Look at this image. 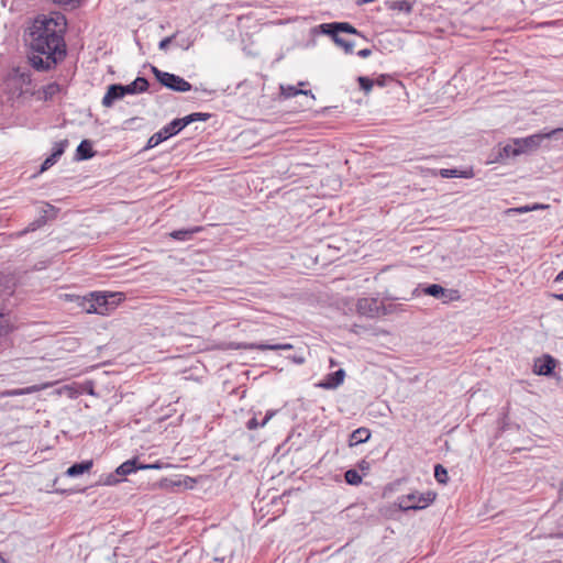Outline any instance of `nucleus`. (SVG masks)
Segmentation results:
<instances>
[{
	"instance_id": "1a4fd4ad",
	"label": "nucleus",
	"mask_w": 563,
	"mask_h": 563,
	"mask_svg": "<svg viewBox=\"0 0 563 563\" xmlns=\"http://www.w3.org/2000/svg\"><path fill=\"white\" fill-rule=\"evenodd\" d=\"M320 30L322 33H349L357 36H362L360 31H357L352 24L347 22H332V23H323L320 25Z\"/></svg>"
},
{
	"instance_id": "f3484780",
	"label": "nucleus",
	"mask_w": 563,
	"mask_h": 563,
	"mask_svg": "<svg viewBox=\"0 0 563 563\" xmlns=\"http://www.w3.org/2000/svg\"><path fill=\"white\" fill-rule=\"evenodd\" d=\"M92 465H93V463H92L91 460L84 461V462H80V463H75V464H73L71 466H69L67 468L66 475L69 476V477H75V476L81 475L85 472L90 471Z\"/></svg>"
},
{
	"instance_id": "9d476101",
	"label": "nucleus",
	"mask_w": 563,
	"mask_h": 563,
	"mask_svg": "<svg viewBox=\"0 0 563 563\" xmlns=\"http://www.w3.org/2000/svg\"><path fill=\"white\" fill-rule=\"evenodd\" d=\"M344 377L345 371L340 368L334 373L328 374L325 378L318 384V387L323 389H335L344 382Z\"/></svg>"
},
{
	"instance_id": "f257e3e1",
	"label": "nucleus",
	"mask_w": 563,
	"mask_h": 563,
	"mask_svg": "<svg viewBox=\"0 0 563 563\" xmlns=\"http://www.w3.org/2000/svg\"><path fill=\"white\" fill-rule=\"evenodd\" d=\"M66 27V18L60 13L41 14L34 19L29 27V44L30 62L36 70H49L65 58Z\"/></svg>"
},
{
	"instance_id": "f03ea898",
	"label": "nucleus",
	"mask_w": 563,
	"mask_h": 563,
	"mask_svg": "<svg viewBox=\"0 0 563 563\" xmlns=\"http://www.w3.org/2000/svg\"><path fill=\"white\" fill-rule=\"evenodd\" d=\"M115 294L91 292L86 297H77V303L87 313L107 314L115 307Z\"/></svg>"
},
{
	"instance_id": "393cba45",
	"label": "nucleus",
	"mask_w": 563,
	"mask_h": 563,
	"mask_svg": "<svg viewBox=\"0 0 563 563\" xmlns=\"http://www.w3.org/2000/svg\"><path fill=\"white\" fill-rule=\"evenodd\" d=\"M276 411L271 410L266 412L265 418L262 420V422H258L256 418H252L247 422V429L254 430L258 427H264L266 423L275 416Z\"/></svg>"
},
{
	"instance_id": "37998d69",
	"label": "nucleus",
	"mask_w": 563,
	"mask_h": 563,
	"mask_svg": "<svg viewBox=\"0 0 563 563\" xmlns=\"http://www.w3.org/2000/svg\"><path fill=\"white\" fill-rule=\"evenodd\" d=\"M386 76H380L377 80H376V84L378 86H385V80H386Z\"/></svg>"
},
{
	"instance_id": "4be33fe9",
	"label": "nucleus",
	"mask_w": 563,
	"mask_h": 563,
	"mask_svg": "<svg viewBox=\"0 0 563 563\" xmlns=\"http://www.w3.org/2000/svg\"><path fill=\"white\" fill-rule=\"evenodd\" d=\"M439 175L443 178H454V177L468 178L472 176V173L471 172H460L457 169H452V168H442L439 170Z\"/></svg>"
},
{
	"instance_id": "a18cd8bd",
	"label": "nucleus",
	"mask_w": 563,
	"mask_h": 563,
	"mask_svg": "<svg viewBox=\"0 0 563 563\" xmlns=\"http://www.w3.org/2000/svg\"><path fill=\"white\" fill-rule=\"evenodd\" d=\"M555 299L563 301V294H553L552 295Z\"/></svg>"
},
{
	"instance_id": "2f4dec72",
	"label": "nucleus",
	"mask_w": 563,
	"mask_h": 563,
	"mask_svg": "<svg viewBox=\"0 0 563 563\" xmlns=\"http://www.w3.org/2000/svg\"><path fill=\"white\" fill-rule=\"evenodd\" d=\"M357 81L360 84V87L362 90H364L365 93H368L374 85V81L367 77L360 76L357 78Z\"/></svg>"
},
{
	"instance_id": "8fccbe9b",
	"label": "nucleus",
	"mask_w": 563,
	"mask_h": 563,
	"mask_svg": "<svg viewBox=\"0 0 563 563\" xmlns=\"http://www.w3.org/2000/svg\"><path fill=\"white\" fill-rule=\"evenodd\" d=\"M0 563H4V560L1 555H0Z\"/></svg>"
},
{
	"instance_id": "49530a36",
	"label": "nucleus",
	"mask_w": 563,
	"mask_h": 563,
	"mask_svg": "<svg viewBox=\"0 0 563 563\" xmlns=\"http://www.w3.org/2000/svg\"><path fill=\"white\" fill-rule=\"evenodd\" d=\"M563 280V271L555 277V282Z\"/></svg>"
},
{
	"instance_id": "c03bdc74",
	"label": "nucleus",
	"mask_w": 563,
	"mask_h": 563,
	"mask_svg": "<svg viewBox=\"0 0 563 563\" xmlns=\"http://www.w3.org/2000/svg\"><path fill=\"white\" fill-rule=\"evenodd\" d=\"M374 0H355L356 4L357 5H363L365 3H368V2H373Z\"/></svg>"
},
{
	"instance_id": "6e6552de",
	"label": "nucleus",
	"mask_w": 563,
	"mask_h": 563,
	"mask_svg": "<svg viewBox=\"0 0 563 563\" xmlns=\"http://www.w3.org/2000/svg\"><path fill=\"white\" fill-rule=\"evenodd\" d=\"M356 310L362 316L374 318L378 316L380 306L376 298H361L357 300Z\"/></svg>"
},
{
	"instance_id": "423d86ee",
	"label": "nucleus",
	"mask_w": 563,
	"mask_h": 563,
	"mask_svg": "<svg viewBox=\"0 0 563 563\" xmlns=\"http://www.w3.org/2000/svg\"><path fill=\"white\" fill-rule=\"evenodd\" d=\"M562 132H563V129H554V130L550 131L549 133L533 134V135H530L525 139H515V141H516L517 147H519L518 150H520V154H523V153H528V152H532V151L537 150L540 146L541 141L543 139L553 137L556 134L562 133Z\"/></svg>"
},
{
	"instance_id": "6ab92c4d",
	"label": "nucleus",
	"mask_w": 563,
	"mask_h": 563,
	"mask_svg": "<svg viewBox=\"0 0 563 563\" xmlns=\"http://www.w3.org/2000/svg\"><path fill=\"white\" fill-rule=\"evenodd\" d=\"M13 330L9 310L0 308V335H5Z\"/></svg>"
},
{
	"instance_id": "cd10ccee",
	"label": "nucleus",
	"mask_w": 563,
	"mask_h": 563,
	"mask_svg": "<svg viewBox=\"0 0 563 563\" xmlns=\"http://www.w3.org/2000/svg\"><path fill=\"white\" fill-rule=\"evenodd\" d=\"M345 482L350 485H360L362 483V476L356 470H347L344 474Z\"/></svg>"
},
{
	"instance_id": "9b49d317",
	"label": "nucleus",
	"mask_w": 563,
	"mask_h": 563,
	"mask_svg": "<svg viewBox=\"0 0 563 563\" xmlns=\"http://www.w3.org/2000/svg\"><path fill=\"white\" fill-rule=\"evenodd\" d=\"M554 367L555 360L550 355H544L536 360L533 372L538 375L549 376L552 374Z\"/></svg>"
},
{
	"instance_id": "aec40b11",
	"label": "nucleus",
	"mask_w": 563,
	"mask_h": 563,
	"mask_svg": "<svg viewBox=\"0 0 563 563\" xmlns=\"http://www.w3.org/2000/svg\"><path fill=\"white\" fill-rule=\"evenodd\" d=\"M245 349H257L261 351H277V350H291L294 346L290 343L283 344H247L244 345Z\"/></svg>"
},
{
	"instance_id": "a19ab883",
	"label": "nucleus",
	"mask_w": 563,
	"mask_h": 563,
	"mask_svg": "<svg viewBox=\"0 0 563 563\" xmlns=\"http://www.w3.org/2000/svg\"><path fill=\"white\" fill-rule=\"evenodd\" d=\"M291 360L296 364H302L305 362V357L303 356H292Z\"/></svg>"
},
{
	"instance_id": "79ce46f5",
	"label": "nucleus",
	"mask_w": 563,
	"mask_h": 563,
	"mask_svg": "<svg viewBox=\"0 0 563 563\" xmlns=\"http://www.w3.org/2000/svg\"><path fill=\"white\" fill-rule=\"evenodd\" d=\"M531 208V211L533 210H538V209H544V208H548V206L545 205H540V203H534L533 206H530Z\"/></svg>"
},
{
	"instance_id": "58836bf2",
	"label": "nucleus",
	"mask_w": 563,
	"mask_h": 563,
	"mask_svg": "<svg viewBox=\"0 0 563 563\" xmlns=\"http://www.w3.org/2000/svg\"><path fill=\"white\" fill-rule=\"evenodd\" d=\"M372 54V51L369 48H363L357 52V55L362 58H366Z\"/></svg>"
},
{
	"instance_id": "a878e982",
	"label": "nucleus",
	"mask_w": 563,
	"mask_h": 563,
	"mask_svg": "<svg viewBox=\"0 0 563 563\" xmlns=\"http://www.w3.org/2000/svg\"><path fill=\"white\" fill-rule=\"evenodd\" d=\"M38 390H40V388L34 385V386H30V387H25V388L7 390L2 395L3 396H8V397H12V396L27 395V394H32V393H35V391H38Z\"/></svg>"
},
{
	"instance_id": "c756f323",
	"label": "nucleus",
	"mask_w": 563,
	"mask_h": 563,
	"mask_svg": "<svg viewBox=\"0 0 563 563\" xmlns=\"http://www.w3.org/2000/svg\"><path fill=\"white\" fill-rule=\"evenodd\" d=\"M200 228H194L191 230H176L170 233V236L175 240H187L194 233L199 232Z\"/></svg>"
},
{
	"instance_id": "c85d7f7f",
	"label": "nucleus",
	"mask_w": 563,
	"mask_h": 563,
	"mask_svg": "<svg viewBox=\"0 0 563 563\" xmlns=\"http://www.w3.org/2000/svg\"><path fill=\"white\" fill-rule=\"evenodd\" d=\"M60 91V86L57 82H51L43 87V95L45 100L52 99Z\"/></svg>"
},
{
	"instance_id": "2eb2a0df",
	"label": "nucleus",
	"mask_w": 563,
	"mask_h": 563,
	"mask_svg": "<svg viewBox=\"0 0 563 563\" xmlns=\"http://www.w3.org/2000/svg\"><path fill=\"white\" fill-rule=\"evenodd\" d=\"M371 438V431L367 428H358L350 434L349 445L355 446L357 444L368 441Z\"/></svg>"
},
{
	"instance_id": "c9c22d12",
	"label": "nucleus",
	"mask_w": 563,
	"mask_h": 563,
	"mask_svg": "<svg viewBox=\"0 0 563 563\" xmlns=\"http://www.w3.org/2000/svg\"><path fill=\"white\" fill-rule=\"evenodd\" d=\"M531 211L530 206H522L517 208H509L505 211V214L511 216V214H520Z\"/></svg>"
},
{
	"instance_id": "ddd939ff",
	"label": "nucleus",
	"mask_w": 563,
	"mask_h": 563,
	"mask_svg": "<svg viewBox=\"0 0 563 563\" xmlns=\"http://www.w3.org/2000/svg\"><path fill=\"white\" fill-rule=\"evenodd\" d=\"M159 466L157 464H148V465H136V460H129L124 463H122L117 468V474L124 476L129 475L136 470H147V468H158Z\"/></svg>"
},
{
	"instance_id": "09e8293b",
	"label": "nucleus",
	"mask_w": 563,
	"mask_h": 563,
	"mask_svg": "<svg viewBox=\"0 0 563 563\" xmlns=\"http://www.w3.org/2000/svg\"><path fill=\"white\" fill-rule=\"evenodd\" d=\"M331 366H334L335 365V362L333 360H331Z\"/></svg>"
},
{
	"instance_id": "0eeeda50",
	"label": "nucleus",
	"mask_w": 563,
	"mask_h": 563,
	"mask_svg": "<svg viewBox=\"0 0 563 563\" xmlns=\"http://www.w3.org/2000/svg\"><path fill=\"white\" fill-rule=\"evenodd\" d=\"M423 292L434 298L443 299V302L454 301L460 299V294L455 289H445L441 285L432 284L423 289Z\"/></svg>"
},
{
	"instance_id": "72a5a7b5",
	"label": "nucleus",
	"mask_w": 563,
	"mask_h": 563,
	"mask_svg": "<svg viewBox=\"0 0 563 563\" xmlns=\"http://www.w3.org/2000/svg\"><path fill=\"white\" fill-rule=\"evenodd\" d=\"M60 156H58L56 153L52 152V154L43 162V164L41 166V172H44V170H47L48 168H51L57 162V159Z\"/></svg>"
},
{
	"instance_id": "e433bc0d",
	"label": "nucleus",
	"mask_w": 563,
	"mask_h": 563,
	"mask_svg": "<svg viewBox=\"0 0 563 563\" xmlns=\"http://www.w3.org/2000/svg\"><path fill=\"white\" fill-rule=\"evenodd\" d=\"M54 3L59 5H71L76 7L80 3L81 0H52Z\"/></svg>"
},
{
	"instance_id": "473e14b6",
	"label": "nucleus",
	"mask_w": 563,
	"mask_h": 563,
	"mask_svg": "<svg viewBox=\"0 0 563 563\" xmlns=\"http://www.w3.org/2000/svg\"><path fill=\"white\" fill-rule=\"evenodd\" d=\"M60 156H58L56 153L52 152V154L43 162V164L41 166V172H44V170H47L48 168H51L57 162V159Z\"/></svg>"
},
{
	"instance_id": "f704fd0d",
	"label": "nucleus",
	"mask_w": 563,
	"mask_h": 563,
	"mask_svg": "<svg viewBox=\"0 0 563 563\" xmlns=\"http://www.w3.org/2000/svg\"><path fill=\"white\" fill-rule=\"evenodd\" d=\"M68 146V140H63L54 144L53 152L62 156Z\"/></svg>"
},
{
	"instance_id": "7c9ffc66",
	"label": "nucleus",
	"mask_w": 563,
	"mask_h": 563,
	"mask_svg": "<svg viewBox=\"0 0 563 563\" xmlns=\"http://www.w3.org/2000/svg\"><path fill=\"white\" fill-rule=\"evenodd\" d=\"M434 477L440 484H446L449 476L448 471L441 464L434 466Z\"/></svg>"
},
{
	"instance_id": "ea45409f",
	"label": "nucleus",
	"mask_w": 563,
	"mask_h": 563,
	"mask_svg": "<svg viewBox=\"0 0 563 563\" xmlns=\"http://www.w3.org/2000/svg\"><path fill=\"white\" fill-rule=\"evenodd\" d=\"M358 467H360L362 471H368V470H369V464H368V462H366V461H364V460H363V461H361V462L358 463Z\"/></svg>"
},
{
	"instance_id": "4c0bfd02",
	"label": "nucleus",
	"mask_w": 563,
	"mask_h": 563,
	"mask_svg": "<svg viewBox=\"0 0 563 563\" xmlns=\"http://www.w3.org/2000/svg\"><path fill=\"white\" fill-rule=\"evenodd\" d=\"M175 35L173 36H168V37H165L163 38L161 42H159V48L165 51L168 48L169 44L172 43V40L174 38Z\"/></svg>"
},
{
	"instance_id": "de8ad7c7",
	"label": "nucleus",
	"mask_w": 563,
	"mask_h": 563,
	"mask_svg": "<svg viewBox=\"0 0 563 563\" xmlns=\"http://www.w3.org/2000/svg\"><path fill=\"white\" fill-rule=\"evenodd\" d=\"M298 85H299V86H305V85H306V82L300 81Z\"/></svg>"
},
{
	"instance_id": "f8f14e48",
	"label": "nucleus",
	"mask_w": 563,
	"mask_h": 563,
	"mask_svg": "<svg viewBox=\"0 0 563 563\" xmlns=\"http://www.w3.org/2000/svg\"><path fill=\"white\" fill-rule=\"evenodd\" d=\"M125 96L123 85L113 84L108 87V90L102 99V106L109 108L115 100H119Z\"/></svg>"
},
{
	"instance_id": "a211bd4d",
	"label": "nucleus",
	"mask_w": 563,
	"mask_h": 563,
	"mask_svg": "<svg viewBox=\"0 0 563 563\" xmlns=\"http://www.w3.org/2000/svg\"><path fill=\"white\" fill-rule=\"evenodd\" d=\"M280 92L285 98H292L296 97L297 95H305L310 96L312 99H314V95L312 93L311 90L298 89L297 87L290 85H282Z\"/></svg>"
},
{
	"instance_id": "bb28decb",
	"label": "nucleus",
	"mask_w": 563,
	"mask_h": 563,
	"mask_svg": "<svg viewBox=\"0 0 563 563\" xmlns=\"http://www.w3.org/2000/svg\"><path fill=\"white\" fill-rule=\"evenodd\" d=\"M211 117L210 113L195 112L185 118H181V122H186V126L195 121H207Z\"/></svg>"
},
{
	"instance_id": "5701e85b",
	"label": "nucleus",
	"mask_w": 563,
	"mask_h": 563,
	"mask_svg": "<svg viewBox=\"0 0 563 563\" xmlns=\"http://www.w3.org/2000/svg\"><path fill=\"white\" fill-rule=\"evenodd\" d=\"M413 2L410 0H395L389 4V9L410 13Z\"/></svg>"
},
{
	"instance_id": "39448f33",
	"label": "nucleus",
	"mask_w": 563,
	"mask_h": 563,
	"mask_svg": "<svg viewBox=\"0 0 563 563\" xmlns=\"http://www.w3.org/2000/svg\"><path fill=\"white\" fill-rule=\"evenodd\" d=\"M184 128H186V122H181L180 119H175L167 125H165L161 131L154 133L147 141L145 148H153L157 146L163 141L168 137L176 135Z\"/></svg>"
},
{
	"instance_id": "3c124183",
	"label": "nucleus",
	"mask_w": 563,
	"mask_h": 563,
	"mask_svg": "<svg viewBox=\"0 0 563 563\" xmlns=\"http://www.w3.org/2000/svg\"><path fill=\"white\" fill-rule=\"evenodd\" d=\"M190 45H191V43H188V44L185 46V48H186V49H187V48H189V46H190Z\"/></svg>"
},
{
	"instance_id": "412c9836",
	"label": "nucleus",
	"mask_w": 563,
	"mask_h": 563,
	"mask_svg": "<svg viewBox=\"0 0 563 563\" xmlns=\"http://www.w3.org/2000/svg\"><path fill=\"white\" fill-rule=\"evenodd\" d=\"M327 35H330L334 43L342 47L346 54H351L354 51V43L351 41H346L343 37L340 36L339 32L334 33H325Z\"/></svg>"
},
{
	"instance_id": "7ed1b4c3",
	"label": "nucleus",
	"mask_w": 563,
	"mask_h": 563,
	"mask_svg": "<svg viewBox=\"0 0 563 563\" xmlns=\"http://www.w3.org/2000/svg\"><path fill=\"white\" fill-rule=\"evenodd\" d=\"M435 498V494L428 492L424 494L415 492L398 497L399 509L407 510H419L428 507Z\"/></svg>"
},
{
	"instance_id": "4468645a",
	"label": "nucleus",
	"mask_w": 563,
	"mask_h": 563,
	"mask_svg": "<svg viewBox=\"0 0 563 563\" xmlns=\"http://www.w3.org/2000/svg\"><path fill=\"white\" fill-rule=\"evenodd\" d=\"M148 88V81L144 77H137L131 84L123 86L125 95L141 93Z\"/></svg>"
},
{
	"instance_id": "b1692460",
	"label": "nucleus",
	"mask_w": 563,
	"mask_h": 563,
	"mask_svg": "<svg viewBox=\"0 0 563 563\" xmlns=\"http://www.w3.org/2000/svg\"><path fill=\"white\" fill-rule=\"evenodd\" d=\"M518 148L519 147H517L516 141L514 140L511 144H507L501 148V151L499 152V156L501 158L518 156V155H520V150H518Z\"/></svg>"
},
{
	"instance_id": "dca6fc26",
	"label": "nucleus",
	"mask_w": 563,
	"mask_h": 563,
	"mask_svg": "<svg viewBox=\"0 0 563 563\" xmlns=\"http://www.w3.org/2000/svg\"><path fill=\"white\" fill-rule=\"evenodd\" d=\"M93 155L92 143L89 140L81 141L76 151V159L85 161L93 157Z\"/></svg>"
},
{
	"instance_id": "20e7f679",
	"label": "nucleus",
	"mask_w": 563,
	"mask_h": 563,
	"mask_svg": "<svg viewBox=\"0 0 563 563\" xmlns=\"http://www.w3.org/2000/svg\"><path fill=\"white\" fill-rule=\"evenodd\" d=\"M152 71L157 81L170 90L186 92L191 89L190 82L175 74L159 70L155 66H152Z\"/></svg>"
}]
</instances>
